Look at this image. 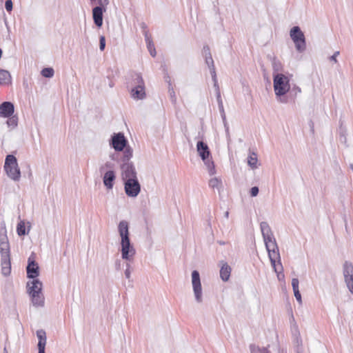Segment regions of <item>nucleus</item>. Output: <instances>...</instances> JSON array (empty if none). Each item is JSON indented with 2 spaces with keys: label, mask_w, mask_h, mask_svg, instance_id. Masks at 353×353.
<instances>
[{
  "label": "nucleus",
  "mask_w": 353,
  "mask_h": 353,
  "mask_svg": "<svg viewBox=\"0 0 353 353\" xmlns=\"http://www.w3.org/2000/svg\"><path fill=\"white\" fill-rule=\"evenodd\" d=\"M290 77L285 75L283 73L273 74V86L275 95L277 100L282 103H290L288 98L285 96L290 90Z\"/></svg>",
  "instance_id": "f257e3e1"
},
{
  "label": "nucleus",
  "mask_w": 353,
  "mask_h": 353,
  "mask_svg": "<svg viewBox=\"0 0 353 353\" xmlns=\"http://www.w3.org/2000/svg\"><path fill=\"white\" fill-rule=\"evenodd\" d=\"M132 156L133 150L128 148L125 152L122 153L120 158L122 181L138 178L135 166L133 162L130 161Z\"/></svg>",
  "instance_id": "f03ea898"
},
{
  "label": "nucleus",
  "mask_w": 353,
  "mask_h": 353,
  "mask_svg": "<svg viewBox=\"0 0 353 353\" xmlns=\"http://www.w3.org/2000/svg\"><path fill=\"white\" fill-rule=\"evenodd\" d=\"M27 292L31 298L34 306L42 307L44 305V297L42 294L43 283L38 279H32L27 283Z\"/></svg>",
  "instance_id": "7ed1b4c3"
},
{
  "label": "nucleus",
  "mask_w": 353,
  "mask_h": 353,
  "mask_svg": "<svg viewBox=\"0 0 353 353\" xmlns=\"http://www.w3.org/2000/svg\"><path fill=\"white\" fill-rule=\"evenodd\" d=\"M196 150L199 156L206 166L210 175H214L216 173L215 165L211 158L210 148L207 143L203 141H199L196 143Z\"/></svg>",
  "instance_id": "20e7f679"
},
{
  "label": "nucleus",
  "mask_w": 353,
  "mask_h": 353,
  "mask_svg": "<svg viewBox=\"0 0 353 353\" xmlns=\"http://www.w3.org/2000/svg\"><path fill=\"white\" fill-rule=\"evenodd\" d=\"M4 170L9 178L14 181H18L21 178V170L19 168L17 159L12 154L6 157Z\"/></svg>",
  "instance_id": "39448f33"
},
{
  "label": "nucleus",
  "mask_w": 353,
  "mask_h": 353,
  "mask_svg": "<svg viewBox=\"0 0 353 353\" xmlns=\"http://www.w3.org/2000/svg\"><path fill=\"white\" fill-rule=\"evenodd\" d=\"M290 36L294 43L296 51L303 53L305 51L307 44L306 39L303 32L298 26H295L290 29Z\"/></svg>",
  "instance_id": "423d86ee"
},
{
  "label": "nucleus",
  "mask_w": 353,
  "mask_h": 353,
  "mask_svg": "<svg viewBox=\"0 0 353 353\" xmlns=\"http://www.w3.org/2000/svg\"><path fill=\"white\" fill-rule=\"evenodd\" d=\"M109 145L115 152H123V153L128 148L132 149L129 145L128 141L123 132H114L109 140Z\"/></svg>",
  "instance_id": "0eeeda50"
},
{
  "label": "nucleus",
  "mask_w": 353,
  "mask_h": 353,
  "mask_svg": "<svg viewBox=\"0 0 353 353\" xmlns=\"http://www.w3.org/2000/svg\"><path fill=\"white\" fill-rule=\"evenodd\" d=\"M124 191L128 197H137L141 190V185L137 179H128V180L123 181Z\"/></svg>",
  "instance_id": "6e6552de"
},
{
  "label": "nucleus",
  "mask_w": 353,
  "mask_h": 353,
  "mask_svg": "<svg viewBox=\"0 0 353 353\" xmlns=\"http://www.w3.org/2000/svg\"><path fill=\"white\" fill-rule=\"evenodd\" d=\"M192 276V285L195 301L198 303L203 301V292L201 283V277L199 271L193 270L191 274Z\"/></svg>",
  "instance_id": "1a4fd4ad"
},
{
  "label": "nucleus",
  "mask_w": 353,
  "mask_h": 353,
  "mask_svg": "<svg viewBox=\"0 0 353 353\" xmlns=\"http://www.w3.org/2000/svg\"><path fill=\"white\" fill-rule=\"evenodd\" d=\"M343 274L345 283L349 291L353 294V264L345 261L343 265Z\"/></svg>",
  "instance_id": "9d476101"
},
{
  "label": "nucleus",
  "mask_w": 353,
  "mask_h": 353,
  "mask_svg": "<svg viewBox=\"0 0 353 353\" xmlns=\"http://www.w3.org/2000/svg\"><path fill=\"white\" fill-rule=\"evenodd\" d=\"M266 250L268 253V256L271 263L272 266L273 267L274 271H276V261L278 260L279 265L281 270L283 269V265L281 262V256L279 254V248L277 243L271 244L270 246L266 248Z\"/></svg>",
  "instance_id": "9b49d317"
},
{
  "label": "nucleus",
  "mask_w": 353,
  "mask_h": 353,
  "mask_svg": "<svg viewBox=\"0 0 353 353\" xmlns=\"http://www.w3.org/2000/svg\"><path fill=\"white\" fill-rule=\"evenodd\" d=\"M260 228L263 238V241L265 245V248L270 246L271 244L276 243V239L272 234V230L269 224L263 221L260 224Z\"/></svg>",
  "instance_id": "f8f14e48"
},
{
  "label": "nucleus",
  "mask_w": 353,
  "mask_h": 353,
  "mask_svg": "<svg viewBox=\"0 0 353 353\" xmlns=\"http://www.w3.org/2000/svg\"><path fill=\"white\" fill-rule=\"evenodd\" d=\"M121 257L126 261H130L134 256L136 251L130 242V239L121 241Z\"/></svg>",
  "instance_id": "ddd939ff"
},
{
  "label": "nucleus",
  "mask_w": 353,
  "mask_h": 353,
  "mask_svg": "<svg viewBox=\"0 0 353 353\" xmlns=\"http://www.w3.org/2000/svg\"><path fill=\"white\" fill-rule=\"evenodd\" d=\"M0 254L1 256H10V243L5 225L0 230Z\"/></svg>",
  "instance_id": "4468645a"
},
{
  "label": "nucleus",
  "mask_w": 353,
  "mask_h": 353,
  "mask_svg": "<svg viewBox=\"0 0 353 353\" xmlns=\"http://www.w3.org/2000/svg\"><path fill=\"white\" fill-rule=\"evenodd\" d=\"M126 84L127 88L130 89L137 85H145V82L141 73L132 72L126 79Z\"/></svg>",
  "instance_id": "2eb2a0df"
},
{
  "label": "nucleus",
  "mask_w": 353,
  "mask_h": 353,
  "mask_svg": "<svg viewBox=\"0 0 353 353\" xmlns=\"http://www.w3.org/2000/svg\"><path fill=\"white\" fill-rule=\"evenodd\" d=\"M106 11V8L103 5L97 6L92 8V18L94 23L98 28L103 25V13Z\"/></svg>",
  "instance_id": "dca6fc26"
},
{
  "label": "nucleus",
  "mask_w": 353,
  "mask_h": 353,
  "mask_svg": "<svg viewBox=\"0 0 353 353\" xmlns=\"http://www.w3.org/2000/svg\"><path fill=\"white\" fill-rule=\"evenodd\" d=\"M27 277L28 279H37L39 275V267L38 263L30 257L28 258L26 267Z\"/></svg>",
  "instance_id": "f3484780"
},
{
  "label": "nucleus",
  "mask_w": 353,
  "mask_h": 353,
  "mask_svg": "<svg viewBox=\"0 0 353 353\" xmlns=\"http://www.w3.org/2000/svg\"><path fill=\"white\" fill-rule=\"evenodd\" d=\"M14 113V105L11 101H3L0 104V117L6 118Z\"/></svg>",
  "instance_id": "a211bd4d"
},
{
  "label": "nucleus",
  "mask_w": 353,
  "mask_h": 353,
  "mask_svg": "<svg viewBox=\"0 0 353 353\" xmlns=\"http://www.w3.org/2000/svg\"><path fill=\"white\" fill-rule=\"evenodd\" d=\"M116 174L113 170H109L104 173L103 183L108 190H112L114 185Z\"/></svg>",
  "instance_id": "6ab92c4d"
},
{
  "label": "nucleus",
  "mask_w": 353,
  "mask_h": 353,
  "mask_svg": "<svg viewBox=\"0 0 353 353\" xmlns=\"http://www.w3.org/2000/svg\"><path fill=\"white\" fill-rule=\"evenodd\" d=\"M129 90L132 98L135 100H143L146 97L145 85H137Z\"/></svg>",
  "instance_id": "aec40b11"
},
{
  "label": "nucleus",
  "mask_w": 353,
  "mask_h": 353,
  "mask_svg": "<svg viewBox=\"0 0 353 353\" xmlns=\"http://www.w3.org/2000/svg\"><path fill=\"white\" fill-rule=\"evenodd\" d=\"M118 231L121 236V241L130 239L129 225L125 221H121L118 225Z\"/></svg>",
  "instance_id": "412c9836"
},
{
  "label": "nucleus",
  "mask_w": 353,
  "mask_h": 353,
  "mask_svg": "<svg viewBox=\"0 0 353 353\" xmlns=\"http://www.w3.org/2000/svg\"><path fill=\"white\" fill-rule=\"evenodd\" d=\"M1 272L4 276L10 275L11 272L10 256H1Z\"/></svg>",
  "instance_id": "4be33fe9"
},
{
  "label": "nucleus",
  "mask_w": 353,
  "mask_h": 353,
  "mask_svg": "<svg viewBox=\"0 0 353 353\" xmlns=\"http://www.w3.org/2000/svg\"><path fill=\"white\" fill-rule=\"evenodd\" d=\"M220 277L223 281H228L231 274V267L228 264L227 262L221 261L220 262Z\"/></svg>",
  "instance_id": "5701e85b"
},
{
  "label": "nucleus",
  "mask_w": 353,
  "mask_h": 353,
  "mask_svg": "<svg viewBox=\"0 0 353 353\" xmlns=\"http://www.w3.org/2000/svg\"><path fill=\"white\" fill-rule=\"evenodd\" d=\"M144 38H145V41L146 46H147V48H148V51L150 52V54L152 57H155L156 55H157L156 49H155L153 41H152L150 35L149 34V32L148 31H145V32H144Z\"/></svg>",
  "instance_id": "b1692460"
},
{
  "label": "nucleus",
  "mask_w": 353,
  "mask_h": 353,
  "mask_svg": "<svg viewBox=\"0 0 353 353\" xmlns=\"http://www.w3.org/2000/svg\"><path fill=\"white\" fill-rule=\"evenodd\" d=\"M28 226L26 228V223L23 220H21L17 225V233L19 236H25L28 234L30 228L31 224L30 222H28Z\"/></svg>",
  "instance_id": "393cba45"
},
{
  "label": "nucleus",
  "mask_w": 353,
  "mask_h": 353,
  "mask_svg": "<svg viewBox=\"0 0 353 353\" xmlns=\"http://www.w3.org/2000/svg\"><path fill=\"white\" fill-rule=\"evenodd\" d=\"M301 92V89L296 85H293L292 87L290 85V90L288 95H285V98H288L290 102L294 103L295 99L299 94Z\"/></svg>",
  "instance_id": "a878e982"
},
{
  "label": "nucleus",
  "mask_w": 353,
  "mask_h": 353,
  "mask_svg": "<svg viewBox=\"0 0 353 353\" xmlns=\"http://www.w3.org/2000/svg\"><path fill=\"white\" fill-rule=\"evenodd\" d=\"M12 83V77L9 71L0 69V85H9Z\"/></svg>",
  "instance_id": "bb28decb"
},
{
  "label": "nucleus",
  "mask_w": 353,
  "mask_h": 353,
  "mask_svg": "<svg viewBox=\"0 0 353 353\" xmlns=\"http://www.w3.org/2000/svg\"><path fill=\"white\" fill-rule=\"evenodd\" d=\"M37 336L38 338L37 347H46V333L43 330L37 331Z\"/></svg>",
  "instance_id": "cd10ccee"
},
{
  "label": "nucleus",
  "mask_w": 353,
  "mask_h": 353,
  "mask_svg": "<svg viewBox=\"0 0 353 353\" xmlns=\"http://www.w3.org/2000/svg\"><path fill=\"white\" fill-rule=\"evenodd\" d=\"M8 119L6 121V124L8 128L11 129H14L18 125V117L16 114H12V116L10 117H6Z\"/></svg>",
  "instance_id": "c85d7f7f"
},
{
  "label": "nucleus",
  "mask_w": 353,
  "mask_h": 353,
  "mask_svg": "<svg viewBox=\"0 0 353 353\" xmlns=\"http://www.w3.org/2000/svg\"><path fill=\"white\" fill-rule=\"evenodd\" d=\"M165 79H166V81H168V85H169L168 86V92L170 94L171 101L172 103H175L176 101V94H175L174 88L172 86V83L170 81V77L167 74V76L165 77Z\"/></svg>",
  "instance_id": "c756f323"
},
{
  "label": "nucleus",
  "mask_w": 353,
  "mask_h": 353,
  "mask_svg": "<svg viewBox=\"0 0 353 353\" xmlns=\"http://www.w3.org/2000/svg\"><path fill=\"white\" fill-rule=\"evenodd\" d=\"M209 186L212 189H217L219 190L222 187V181L217 177L212 178L209 181Z\"/></svg>",
  "instance_id": "7c9ffc66"
},
{
  "label": "nucleus",
  "mask_w": 353,
  "mask_h": 353,
  "mask_svg": "<svg viewBox=\"0 0 353 353\" xmlns=\"http://www.w3.org/2000/svg\"><path fill=\"white\" fill-rule=\"evenodd\" d=\"M257 161H258V159L256 157V154L254 152H253L252 154L249 155V157H248V164L252 169L256 168Z\"/></svg>",
  "instance_id": "2f4dec72"
},
{
  "label": "nucleus",
  "mask_w": 353,
  "mask_h": 353,
  "mask_svg": "<svg viewBox=\"0 0 353 353\" xmlns=\"http://www.w3.org/2000/svg\"><path fill=\"white\" fill-rule=\"evenodd\" d=\"M41 75L46 78H51L54 76V71L52 68H44L41 70Z\"/></svg>",
  "instance_id": "473e14b6"
},
{
  "label": "nucleus",
  "mask_w": 353,
  "mask_h": 353,
  "mask_svg": "<svg viewBox=\"0 0 353 353\" xmlns=\"http://www.w3.org/2000/svg\"><path fill=\"white\" fill-rule=\"evenodd\" d=\"M220 114H221V119L223 120V125L225 127L227 139H228V140H230L229 126H228V122L226 120V116H225V111L220 112Z\"/></svg>",
  "instance_id": "72a5a7b5"
},
{
  "label": "nucleus",
  "mask_w": 353,
  "mask_h": 353,
  "mask_svg": "<svg viewBox=\"0 0 353 353\" xmlns=\"http://www.w3.org/2000/svg\"><path fill=\"white\" fill-rule=\"evenodd\" d=\"M204 59H205V62L206 65H208V67L210 69V73L212 72V71H216L212 57V56L208 57H205Z\"/></svg>",
  "instance_id": "f704fd0d"
},
{
  "label": "nucleus",
  "mask_w": 353,
  "mask_h": 353,
  "mask_svg": "<svg viewBox=\"0 0 353 353\" xmlns=\"http://www.w3.org/2000/svg\"><path fill=\"white\" fill-rule=\"evenodd\" d=\"M272 67L274 70V74L279 73L278 72L281 69V63L279 61L274 59L272 61Z\"/></svg>",
  "instance_id": "c9c22d12"
},
{
  "label": "nucleus",
  "mask_w": 353,
  "mask_h": 353,
  "mask_svg": "<svg viewBox=\"0 0 353 353\" xmlns=\"http://www.w3.org/2000/svg\"><path fill=\"white\" fill-rule=\"evenodd\" d=\"M210 74L212 76V81L214 83V87L215 88L216 92H220L216 71H212Z\"/></svg>",
  "instance_id": "e433bc0d"
},
{
  "label": "nucleus",
  "mask_w": 353,
  "mask_h": 353,
  "mask_svg": "<svg viewBox=\"0 0 353 353\" xmlns=\"http://www.w3.org/2000/svg\"><path fill=\"white\" fill-rule=\"evenodd\" d=\"M119 152H115L111 154H110V159L112 161H117L118 163H119L121 164V160H120V158L122 156V154H120L119 153H118Z\"/></svg>",
  "instance_id": "4c0bfd02"
},
{
  "label": "nucleus",
  "mask_w": 353,
  "mask_h": 353,
  "mask_svg": "<svg viewBox=\"0 0 353 353\" xmlns=\"http://www.w3.org/2000/svg\"><path fill=\"white\" fill-rule=\"evenodd\" d=\"M202 54L204 58L212 56L211 52H210V48L208 45H205L203 46V50H202Z\"/></svg>",
  "instance_id": "58836bf2"
},
{
  "label": "nucleus",
  "mask_w": 353,
  "mask_h": 353,
  "mask_svg": "<svg viewBox=\"0 0 353 353\" xmlns=\"http://www.w3.org/2000/svg\"><path fill=\"white\" fill-rule=\"evenodd\" d=\"M114 167V164L110 161H107L104 165H102L99 168V172L102 173L105 168H108L112 170V168Z\"/></svg>",
  "instance_id": "ea45409f"
},
{
  "label": "nucleus",
  "mask_w": 353,
  "mask_h": 353,
  "mask_svg": "<svg viewBox=\"0 0 353 353\" xmlns=\"http://www.w3.org/2000/svg\"><path fill=\"white\" fill-rule=\"evenodd\" d=\"M216 98H217V101H218V105H219V112L225 111L224 110V108H223V102H222V100H221V93H220V92H216Z\"/></svg>",
  "instance_id": "a19ab883"
},
{
  "label": "nucleus",
  "mask_w": 353,
  "mask_h": 353,
  "mask_svg": "<svg viewBox=\"0 0 353 353\" xmlns=\"http://www.w3.org/2000/svg\"><path fill=\"white\" fill-rule=\"evenodd\" d=\"M216 98H217V101H218V105H219V112L225 111L224 110V108H223V102H222V100H221V93H220V92H216Z\"/></svg>",
  "instance_id": "79ce46f5"
},
{
  "label": "nucleus",
  "mask_w": 353,
  "mask_h": 353,
  "mask_svg": "<svg viewBox=\"0 0 353 353\" xmlns=\"http://www.w3.org/2000/svg\"><path fill=\"white\" fill-rule=\"evenodd\" d=\"M105 48V38L104 36H100L99 37V49L101 51H103Z\"/></svg>",
  "instance_id": "37998d69"
},
{
  "label": "nucleus",
  "mask_w": 353,
  "mask_h": 353,
  "mask_svg": "<svg viewBox=\"0 0 353 353\" xmlns=\"http://www.w3.org/2000/svg\"><path fill=\"white\" fill-rule=\"evenodd\" d=\"M259 189L257 186H254L250 190V194L252 197H255L258 195Z\"/></svg>",
  "instance_id": "c03bdc74"
},
{
  "label": "nucleus",
  "mask_w": 353,
  "mask_h": 353,
  "mask_svg": "<svg viewBox=\"0 0 353 353\" xmlns=\"http://www.w3.org/2000/svg\"><path fill=\"white\" fill-rule=\"evenodd\" d=\"M5 8L8 12H11L13 8V3L12 0H6L5 2Z\"/></svg>",
  "instance_id": "a18cd8bd"
},
{
  "label": "nucleus",
  "mask_w": 353,
  "mask_h": 353,
  "mask_svg": "<svg viewBox=\"0 0 353 353\" xmlns=\"http://www.w3.org/2000/svg\"><path fill=\"white\" fill-rule=\"evenodd\" d=\"M299 281L297 278H293L292 279V286L293 291L299 290Z\"/></svg>",
  "instance_id": "49530a36"
},
{
  "label": "nucleus",
  "mask_w": 353,
  "mask_h": 353,
  "mask_svg": "<svg viewBox=\"0 0 353 353\" xmlns=\"http://www.w3.org/2000/svg\"><path fill=\"white\" fill-rule=\"evenodd\" d=\"M293 292H294V296H295L296 301H299V303H301L302 302L301 294L299 292V290H295Z\"/></svg>",
  "instance_id": "de8ad7c7"
},
{
  "label": "nucleus",
  "mask_w": 353,
  "mask_h": 353,
  "mask_svg": "<svg viewBox=\"0 0 353 353\" xmlns=\"http://www.w3.org/2000/svg\"><path fill=\"white\" fill-rule=\"evenodd\" d=\"M127 268L124 272V274H125V276L126 279H129L130 278V275H131V271H130V264L127 263L126 265Z\"/></svg>",
  "instance_id": "09e8293b"
},
{
  "label": "nucleus",
  "mask_w": 353,
  "mask_h": 353,
  "mask_svg": "<svg viewBox=\"0 0 353 353\" xmlns=\"http://www.w3.org/2000/svg\"><path fill=\"white\" fill-rule=\"evenodd\" d=\"M275 272L277 274V278H278V279H279V281L283 280V279H284L285 275H284V274H283V269H282V270L281 269V270H280V271H279V270L276 269V271H275Z\"/></svg>",
  "instance_id": "8fccbe9b"
},
{
  "label": "nucleus",
  "mask_w": 353,
  "mask_h": 353,
  "mask_svg": "<svg viewBox=\"0 0 353 353\" xmlns=\"http://www.w3.org/2000/svg\"><path fill=\"white\" fill-rule=\"evenodd\" d=\"M340 54V52L339 51H336L330 57V60L331 61H333L334 63H336L337 62V56Z\"/></svg>",
  "instance_id": "3c124183"
},
{
  "label": "nucleus",
  "mask_w": 353,
  "mask_h": 353,
  "mask_svg": "<svg viewBox=\"0 0 353 353\" xmlns=\"http://www.w3.org/2000/svg\"><path fill=\"white\" fill-rule=\"evenodd\" d=\"M250 350L251 353H256V350L261 352V350L259 347H256L254 344L250 345Z\"/></svg>",
  "instance_id": "603ef678"
},
{
  "label": "nucleus",
  "mask_w": 353,
  "mask_h": 353,
  "mask_svg": "<svg viewBox=\"0 0 353 353\" xmlns=\"http://www.w3.org/2000/svg\"><path fill=\"white\" fill-rule=\"evenodd\" d=\"M140 27H141V28L142 29V30H143V34L144 35V32H145V31H148V30H147L148 26H147L146 23H144V22H142V23L140 24Z\"/></svg>",
  "instance_id": "864d4df0"
},
{
  "label": "nucleus",
  "mask_w": 353,
  "mask_h": 353,
  "mask_svg": "<svg viewBox=\"0 0 353 353\" xmlns=\"http://www.w3.org/2000/svg\"><path fill=\"white\" fill-rule=\"evenodd\" d=\"M90 3L92 5L97 3L99 5L98 6H101V5H103V0H90Z\"/></svg>",
  "instance_id": "5fc2aeb1"
},
{
  "label": "nucleus",
  "mask_w": 353,
  "mask_h": 353,
  "mask_svg": "<svg viewBox=\"0 0 353 353\" xmlns=\"http://www.w3.org/2000/svg\"><path fill=\"white\" fill-rule=\"evenodd\" d=\"M38 347V353H46L45 350L46 347Z\"/></svg>",
  "instance_id": "6e6d98bb"
},
{
  "label": "nucleus",
  "mask_w": 353,
  "mask_h": 353,
  "mask_svg": "<svg viewBox=\"0 0 353 353\" xmlns=\"http://www.w3.org/2000/svg\"><path fill=\"white\" fill-rule=\"evenodd\" d=\"M261 353H270V351H268L267 350V348L265 347H263L262 350H261Z\"/></svg>",
  "instance_id": "4d7b16f0"
},
{
  "label": "nucleus",
  "mask_w": 353,
  "mask_h": 353,
  "mask_svg": "<svg viewBox=\"0 0 353 353\" xmlns=\"http://www.w3.org/2000/svg\"><path fill=\"white\" fill-rule=\"evenodd\" d=\"M296 353H302V348L298 346L296 350Z\"/></svg>",
  "instance_id": "13d9d810"
},
{
  "label": "nucleus",
  "mask_w": 353,
  "mask_h": 353,
  "mask_svg": "<svg viewBox=\"0 0 353 353\" xmlns=\"http://www.w3.org/2000/svg\"><path fill=\"white\" fill-rule=\"evenodd\" d=\"M103 6L105 8V6L109 3V0H103Z\"/></svg>",
  "instance_id": "bf43d9fd"
},
{
  "label": "nucleus",
  "mask_w": 353,
  "mask_h": 353,
  "mask_svg": "<svg viewBox=\"0 0 353 353\" xmlns=\"http://www.w3.org/2000/svg\"><path fill=\"white\" fill-rule=\"evenodd\" d=\"M224 216L226 218V219H228L229 217V212L228 211H226L224 214Z\"/></svg>",
  "instance_id": "052dcab7"
},
{
  "label": "nucleus",
  "mask_w": 353,
  "mask_h": 353,
  "mask_svg": "<svg viewBox=\"0 0 353 353\" xmlns=\"http://www.w3.org/2000/svg\"><path fill=\"white\" fill-rule=\"evenodd\" d=\"M114 83H112V82H110V84H109V85H110V88H112V87L114 86Z\"/></svg>",
  "instance_id": "680f3d73"
},
{
  "label": "nucleus",
  "mask_w": 353,
  "mask_h": 353,
  "mask_svg": "<svg viewBox=\"0 0 353 353\" xmlns=\"http://www.w3.org/2000/svg\"><path fill=\"white\" fill-rule=\"evenodd\" d=\"M350 168L352 169V170L353 171V164H351L350 165Z\"/></svg>",
  "instance_id": "e2e57ef3"
},
{
  "label": "nucleus",
  "mask_w": 353,
  "mask_h": 353,
  "mask_svg": "<svg viewBox=\"0 0 353 353\" xmlns=\"http://www.w3.org/2000/svg\"><path fill=\"white\" fill-rule=\"evenodd\" d=\"M219 244H220V245H224V244H225V243H224V242H221V241H220V242H219Z\"/></svg>",
  "instance_id": "0e129e2a"
},
{
  "label": "nucleus",
  "mask_w": 353,
  "mask_h": 353,
  "mask_svg": "<svg viewBox=\"0 0 353 353\" xmlns=\"http://www.w3.org/2000/svg\"><path fill=\"white\" fill-rule=\"evenodd\" d=\"M120 265V263H119L118 264H117V266L119 267Z\"/></svg>",
  "instance_id": "69168bd1"
},
{
  "label": "nucleus",
  "mask_w": 353,
  "mask_h": 353,
  "mask_svg": "<svg viewBox=\"0 0 353 353\" xmlns=\"http://www.w3.org/2000/svg\"><path fill=\"white\" fill-rule=\"evenodd\" d=\"M5 353H7V352H5Z\"/></svg>",
  "instance_id": "338daca9"
}]
</instances>
